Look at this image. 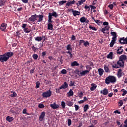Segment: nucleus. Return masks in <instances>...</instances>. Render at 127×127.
<instances>
[{
    "instance_id": "obj_60",
    "label": "nucleus",
    "mask_w": 127,
    "mask_h": 127,
    "mask_svg": "<svg viewBox=\"0 0 127 127\" xmlns=\"http://www.w3.org/2000/svg\"><path fill=\"white\" fill-rule=\"evenodd\" d=\"M103 25L104 26H108L109 25V23L107 21H105L103 22Z\"/></svg>"
},
{
    "instance_id": "obj_47",
    "label": "nucleus",
    "mask_w": 127,
    "mask_h": 127,
    "mask_svg": "<svg viewBox=\"0 0 127 127\" xmlns=\"http://www.w3.org/2000/svg\"><path fill=\"white\" fill-rule=\"evenodd\" d=\"M40 84H41V83H40V81H37V82H36V87L37 88H39L40 86Z\"/></svg>"
},
{
    "instance_id": "obj_33",
    "label": "nucleus",
    "mask_w": 127,
    "mask_h": 127,
    "mask_svg": "<svg viewBox=\"0 0 127 127\" xmlns=\"http://www.w3.org/2000/svg\"><path fill=\"white\" fill-rule=\"evenodd\" d=\"M32 57L34 60H37L39 58V56L38 55H37V54H34L32 56Z\"/></svg>"
},
{
    "instance_id": "obj_28",
    "label": "nucleus",
    "mask_w": 127,
    "mask_h": 127,
    "mask_svg": "<svg viewBox=\"0 0 127 127\" xmlns=\"http://www.w3.org/2000/svg\"><path fill=\"white\" fill-rule=\"evenodd\" d=\"M113 54L112 52H111V53H110L109 54V55H107V59H113Z\"/></svg>"
},
{
    "instance_id": "obj_6",
    "label": "nucleus",
    "mask_w": 127,
    "mask_h": 127,
    "mask_svg": "<svg viewBox=\"0 0 127 127\" xmlns=\"http://www.w3.org/2000/svg\"><path fill=\"white\" fill-rule=\"evenodd\" d=\"M52 95V92H51V91L48 90L46 92H44L42 94V96L44 98H48L51 96Z\"/></svg>"
},
{
    "instance_id": "obj_26",
    "label": "nucleus",
    "mask_w": 127,
    "mask_h": 127,
    "mask_svg": "<svg viewBox=\"0 0 127 127\" xmlns=\"http://www.w3.org/2000/svg\"><path fill=\"white\" fill-rule=\"evenodd\" d=\"M79 64H78V63H77V62L74 61L72 63H71V66L72 67L75 66H78Z\"/></svg>"
},
{
    "instance_id": "obj_52",
    "label": "nucleus",
    "mask_w": 127,
    "mask_h": 127,
    "mask_svg": "<svg viewBox=\"0 0 127 127\" xmlns=\"http://www.w3.org/2000/svg\"><path fill=\"white\" fill-rule=\"evenodd\" d=\"M38 107L40 109L44 108L45 106L43 104H40L38 105Z\"/></svg>"
},
{
    "instance_id": "obj_14",
    "label": "nucleus",
    "mask_w": 127,
    "mask_h": 127,
    "mask_svg": "<svg viewBox=\"0 0 127 127\" xmlns=\"http://www.w3.org/2000/svg\"><path fill=\"white\" fill-rule=\"evenodd\" d=\"M122 48H123V46H121L119 48L118 47V49L117 51V54L119 55H121L122 54L123 52V49Z\"/></svg>"
},
{
    "instance_id": "obj_61",
    "label": "nucleus",
    "mask_w": 127,
    "mask_h": 127,
    "mask_svg": "<svg viewBox=\"0 0 127 127\" xmlns=\"http://www.w3.org/2000/svg\"><path fill=\"white\" fill-rule=\"evenodd\" d=\"M21 1L24 3H27L29 2V0H21Z\"/></svg>"
},
{
    "instance_id": "obj_58",
    "label": "nucleus",
    "mask_w": 127,
    "mask_h": 127,
    "mask_svg": "<svg viewBox=\"0 0 127 127\" xmlns=\"http://www.w3.org/2000/svg\"><path fill=\"white\" fill-rule=\"evenodd\" d=\"M83 96V93L82 92H81L79 94V95H78V96H79V98L82 97Z\"/></svg>"
},
{
    "instance_id": "obj_3",
    "label": "nucleus",
    "mask_w": 127,
    "mask_h": 127,
    "mask_svg": "<svg viewBox=\"0 0 127 127\" xmlns=\"http://www.w3.org/2000/svg\"><path fill=\"white\" fill-rule=\"evenodd\" d=\"M53 16L55 18H57L58 16V14H57V13H56V11H54V10H53V12L52 13H49L48 20V22L49 23H52L53 22V21L52 20V19H53Z\"/></svg>"
},
{
    "instance_id": "obj_21",
    "label": "nucleus",
    "mask_w": 127,
    "mask_h": 127,
    "mask_svg": "<svg viewBox=\"0 0 127 127\" xmlns=\"http://www.w3.org/2000/svg\"><path fill=\"white\" fill-rule=\"evenodd\" d=\"M122 70L121 69V68H119V69H118V71L117 72V75L119 78H121L122 76Z\"/></svg>"
},
{
    "instance_id": "obj_45",
    "label": "nucleus",
    "mask_w": 127,
    "mask_h": 127,
    "mask_svg": "<svg viewBox=\"0 0 127 127\" xmlns=\"http://www.w3.org/2000/svg\"><path fill=\"white\" fill-rule=\"evenodd\" d=\"M83 45L85 47H87V46H89L90 44L87 41H84Z\"/></svg>"
},
{
    "instance_id": "obj_2",
    "label": "nucleus",
    "mask_w": 127,
    "mask_h": 127,
    "mask_svg": "<svg viewBox=\"0 0 127 127\" xmlns=\"http://www.w3.org/2000/svg\"><path fill=\"white\" fill-rule=\"evenodd\" d=\"M117 81V79L115 76L113 75H109L106 78H105V83L107 85H109L110 83H115Z\"/></svg>"
},
{
    "instance_id": "obj_18",
    "label": "nucleus",
    "mask_w": 127,
    "mask_h": 127,
    "mask_svg": "<svg viewBox=\"0 0 127 127\" xmlns=\"http://www.w3.org/2000/svg\"><path fill=\"white\" fill-rule=\"evenodd\" d=\"M91 86H92L90 88V90L91 91H94L97 88V85L95 84V83H91Z\"/></svg>"
},
{
    "instance_id": "obj_62",
    "label": "nucleus",
    "mask_w": 127,
    "mask_h": 127,
    "mask_svg": "<svg viewBox=\"0 0 127 127\" xmlns=\"http://www.w3.org/2000/svg\"><path fill=\"white\" fill-rule=\"evenodd\" d=\"M60 89H60V88H59V89H56V93H60Z\"/></svg>"
},
{
    "instance_id": "obj_50",
    "label": "nucleus",
    "mask_w": 127,
    "mask_h": 127,
    "mask_svg": "<svg viewBox=\"0 0 127 127\" xmlns=\"http://www.w3.org/2000/svg\"><path fill=\"white\" fill-rule=\"evenodd\" d=\"M74 84H75V81H71V80H70L69 86L70 87L74 86Z\"/></svg>"
},
{
    "instance_id": "obj_24",
    "label": "nucleus",
    "mask_w": 127,
    "mask_h": 127,
    "mask_svg": "<svg viewBox=\"0 0 127 127\" xmlns=\"http://www.w3.org/2000/svg\"><path fill=\"white\" fill-rule=\"evenodd\" d=\"M66 50L72 51L73 50V48H72V46L71 44H68L66 46Z\"/></svg>"
},
{
    "instance_id": "obj_15",
    "label": "nucleus",
    "mask_w": 127,
    "mask_h": 127,
    "mask_svg": "<svg viewBox=\"0 0 127 127\" xmlns=\"http://www.w3.org/2000/svg\"><path fill=\"white\" fill-rule=\"evenodd\" d=\"M90 71V69H86V70H82V71H80V76H84L85 74L89 73Z\"/></svg>"
},
{
    "instance_id": "obj_63",
    "label": "nucleus",
    "mask_w": 127,
    "mask_h": 127,
    "mask_svg": "<svg viewBox=\"0 0 127 127\" xmlns=\"http://www.w3.org/2000/svg\"><path fill=\"white\" fill-rule=\"evenodd\" d=\"M124 123H125V125H124V127H127V120L125 121Z\"/></svg>"
},
{
    "instance_id": "obj_44",
    "label": "nucleus",
    "mask_w": 127,
    "mask_h": 127,
    "mask_svg": "<svg viewBox=\"0 0 127 127\" xmlns=\"http://www.w3.org/2000/svg\"><path fill=\"white\" fill-rule=\"evenodd\" d=\"M89 28L93 31H96L97 29L94 26H92L91 25H89Z\"/></svg>"
},
{
    "instance_id": "obj_5",
    "label": "nucleus",
    "mask_w": 127,
    "mask_h": 127,
    "mask_svg": "<svg viewBox=\"0 0 127 127\" xmlns=\"http://www.w3.org/2000/svg\"><path fill=\"white\" fill-rule=\"evenodd\" d=\"M37 14H35L34 15H32L30 17H29L28 19V22H35L36 21H37Z\"/></svg>"
},
{
    "instance_id": "obj_59",
    "label": "nucleus",
    "mask_w": 127,
    "mask_h": 127,
    "mask_svg": "<svg viewBox=\"0 0 127 127\" xmlns=\"http://www.w3.org/2000/svg\"><path fill=\"white\" fill-rule=\"evenodd\" d=\"M74 107L76 111H77L79 109V106L77 105H75Z\"/></svg>"
},
{
    "instance_id": "obj_31",
    "label": "nucleus",
    "mask_w": 127,
    "mask_h": 127,
    "mask_svg": "<svg viewBox=\"0 0 127 127\" xmlns=\"http://www.w3.org/2000/svg\"><path fill=\"white\" fill-rule=\"evenodd\" d=\"M21 33L20 31H18L16 32V36L18 38H21Z\"/></svg>"
},
{
    "instance_id": "obj_25",
    "label": "nucleus",
    "mask_w": 127,
    "mask_h": 127,
    "mask_svg": "<svg viewBox=\"0 0 127 127\" xmlns=\"http://www.w3.org/2000/svg\"><path fill=\"white\" fill-rule=\"evenodd\" d=\"M6 120L9 123H11L13 120V118L9 116H7L6 118Z\"/></svg>"
},
{
    "instance_id": "obj_32",
    "label": "nucleus",
    "mask_w": 127,
    "mask_h": 127,
    "mask_svg": "<svg viewBox=\"0 0 127 127\" xmlns=\"http://www.w3.org/2000/svg\"><path fill=\"white\" fill-rule=\"evenodd\" d=\"M66 2H67V1L66 0H61V1H60L59 2V6H62L63 5V4H65Z\"/></svg>"
},
{
    "instance_id": "obj_17",
    "label": "nucleus",
    "mask_w": 127,
    "mask_h": 127,
    "mask_svg": "<svg viewBox=\"0 0 127 127\" xmlns=\"http://www.w3.org/2000/svg\"><path fill=\"white\" fill-rule=\"evenodd\" d=\"M127 56H125V55H122L119 58V60L122 62H124L127 60Z\"/></svg>"
},
{
    "instance_id": "obj_64",
    "label": "nucleus",
    "mask_w": 127,
    "mask_h": 127,
    "mask_svg": "<svg viewBox=\"0 0 127 127\" xmlns=\"http://www.w3.org/2000/svg\"><path fill=\"white\" fill-rule=\"evenodd\" d=\"M119 104H120V106H122L123 105V102L122 100H120L119 102Z\"/></svg>"
},
{
    "instance_id": "obj_11",
    "label": "nucleus",
    "mask_w": 127,
    "mask_h": 127,
    "mask_svg": "<svg viewBox=\"0 0 127 127\" xmlns=\"http://www.w3.org/2000/svg\"><path fill=\"white\" fill-rule=\"evenodd\" d=\"M7 26V24L5 23H2L0 25V29L2 31H4L6 29V27Z\"/></svg>"
},
{
    "instance_id": "obj_22",
    "label": "nucleus",
    "mask_w": 127,
    "mask_h": 127,
    "mask_svg": "<svg viewBox=\"0 0 127 127\" xmlns=\"http://www.w3.org/2000/svg\"><path fill=\"white\" fill-rule=\"evenodd\" d=\"M68 97H70L71 96H73L74 95V93L73 92V90L70 89L69 91L67 93Z\"/></svg>"
},
{
    "instance_id": "obj_37",
    "label": "nucleus",
    "mask_w": 127,
    "mask_h": 127,
    "mask_svg": "<svg viewBox=\"0 0 127 127\" xmlns=\"http://www.w3.org/2000/svg\"><path fill=\"white\" fill-rule=\"evenodd\" d=\"M104 70L106 72L108 73V72H110V69H109V67H108V66H107V65H104Z\"/></svg>"
},
{
    "instance_id": "obj_23",
    "label": "nucleus",
    "mask_w": 127,
    "mask_h": 127,
    "mask_svg": "<svg viewBox=\"0 0 127 127\" xmlns=\"http://www.w3.org/2000/svg\"><path fill=\"white\" fill-rule=\"evenodd\" d=\"M53 29V24L52 23H48V30H52Z\"/></svg>"
},
{
    "instance_id": "obj_55",
    "label": "nucleus",
    "mask_w": 127,
    "mask_h": 127,
    "mask_svg": "<svg viewBox=\"0 0 127 127\" xmlns=\"http://www.w3.org/2000/svg\"><path fill=\"white\" fill-rule=\"evenodd\" d=\"M114 44H115V42L111 41V42L110 44V47L111 48H112Z\"/></svg>"
},
{
    "instance_id": "obj_57",
    "label": "nucleus",
    "mask_w": 127,
    "mask_h": 127,
    "mask_svg": "<svg viewBox=\"0 0 127 127\" xmlns=\"http://www.w3.org/2000/svg\"><path fill=\"white\" fill-rule=\"evenodd\" d=\"M94 21L96 23H97L98 25H99V24L100 23V20H98V19H94Z\"/></svg>"
},
{
    "instance_id": "obj_34",
    "label": "nucleus",
    "mask_w": 127,
    "mask_h": 127,
    "mask_svg": "<svg viewBox=\"0 0 127 127\" xmlns=\"http://www.w3.org/2000/svg\"><path fill=\"white\" fill-rule=\"evenodd\" d=\"M17 96V94L16 92L13 91H11V97H16Z\"/></svg>"
},
{
    "instance_id": "obj_39",
    "label": "nucleus",
    "mask_w": 127,
    "mask_h": 127,
    "mask_svg": "<svg viewBox=\"0 0 127 127\" xmlns=\"http://www.w3.org/2000/svg\"><path fill=\"white\" fill-rule=\"evenodd\" d=\"M86 20V18L85 17H82L80 18L79 21L81 23H84Z\"/></svg>"
},
{
    "instance_id": "obj_40",
    "label": "nucleus",
    "mask_w": 127,
    "mask_h": 127,
    "mask_svg": "<svg viewBox=\"0 0 127 127\" xmlns=\"http://www.w3.org/2000/svg\"><path fill=\"white\" fill-rule=\"evenodd\" d=\"M23 31L24 32L27 33H30V32H31L30 29L29 28H27L24 29Z\"/></svg>"
},
{
    "instance_id": "obj_48",
    "label": "nucleus",
    "mask_w": 127,
    "mask_h": 127,
    "mask_svg": "<svg viewBox=\"0 0 127 127\" xmlns=\"http://www.w3.org/2000/svg\"><path fill=\"white\" fill-rule=\"evenodd\" d=\"M22 113L24 114H26L27 115H30V114L27 113V109H24L23 111H22Z\"/></svg>"
},
{
    "instance_id": "obj_10",
    "label": "nucleus",
    "mask_w": 127,
    "mask_h": 127,
    "mask_svg": "<svg viewBox=\"0 0 127 127\" xmlns=\"http://www.w3.org/2000/svg\"><path fill=\"white\" fill-rule=\"evenodd\" d=\"M46 114V112H43L41 113L40 116L39 118V120L40 122H42L44 120V117H45V115Z\"/></svg>"
},
{
    "instance_id": "obj_56",
    "label": "nucleus",
    "mask_w": 127,
    "mask_h": 127,
    "mask_svg": "<svg viewBox=\"0 0 127 127\" xmlns=\"http://www.w3.org/2000/svg\"><path fill=\"white\" fill-rule=\"evenodd\" d=\"M90 7H91V10H94L96 9V6L92 5H90Z\"/></svg>"
},
{
    "instance_id": "obj_38",
    "label": "nucleus",
    "mask_w": 127,
    "mask_h": 127,
    "mask_svg": "<svg viewBox=\"0 0 127 127\" xmlns=\"http://www.w3.org/2000/svg\"><path fill=\"white\" fill-rule=\"evenodd\" d=\"M66 104L67 106H69V107H72V106H73V105L74 104V103L71 101H67L66 102Z\"/></svg>"
},
{
    "instance_id": "obj_1",
    "label": "nucleus",
    "mask_w": 127,
    "mask_h": 127,
    "mask_svg": "<svg viewBox=\"0 0 127 127\" xmlns=\"http://www.w3.org/2000/svg\"><path fill=\"white\" fill-rule=\"evenodd\" d=\"M13 56V53L11 52H8L7 53H5L3 55H0V62L3 63L4 62H6L10 58Z\"/></svg>"
},
{
    "instance_id": "obj_8",
    "label": "nucleus",
    "mask_w": 127,
    "mask_h": 127,
    "mask_svg": "<svg viewBox=\"0 0 127 127\" xmlns=\"http://www.w3.org/2000/svg\"><path fill=\"white\" fill-rule=\"evenodd\" d=\"M44 16L42 14L37 15V22H41L43 21Z\"/></svg>"
},
{
    "instance_id": "obj_20",
    "label": "nucleus",
    "mask_w": 127,
    "mask_h": 127,
    "mask_svg": "<svg viewBox=\"0 0 127 127\" xmlns=\"http://www.w3.org/2000/svg\"><path fill=\"white\" fill-rule=\"evenodd\" d=\"M68 87V83L64 82V84L60 87V89H66Z\"/></svg>"
},
{
    "instance_id": "obj_4",
    "label": "nucleus",
    "mask_w": 127,
    "mask_h": 127,
    "mask_svg": "<svg viewBox=\"0 0 127 127\" xmlns=\"http://www.w3.org/2000/svg\"><path fill=\"white\" fill-rule=\"evenodd\" d=\"M124 62H123L122 61H120V60H119V61L117 62V64H113L112 67L116 69H118L120 67H124Z\"/></svg>"
},
{
    "instance_id": "obj_30",
    "label": "nucleus",
    "mask_w": 127,
    "mask_h": 127,
    "mask_svg": "<svg viewBox=\"0 0 127 127\" xmlns=\"http://www.w3.org/2000/svg\"><path fill=\"white\" fill-rule=\"evenodd\" d=\"M98 73L100 76H102L104 73V70L102 68H98Z\"/></svg>"
},
{
    "instance_id": "obj_36",
    "label": "nucleus",
    "mask_w": 127,
    "mask_h": 127,
    "mask_svg": "<svg viewBox=\"0 0 127 127\" xmlns=\"http://www.w3.org/2000/svg\"><path fill=\"white\" fill-rule=\"evenodd\" d=\"M5 3V0H0V7L4 5Z\"/></svg>"
},
{
    "instance_id": "obj_54",
    "label": "nucleus",
    "mask_w": 127,
    "mask_h": 127,
    "mask_svg": "<svg viewBox=\"0 0 127 127\" xmlns=\"http://www.w3.org/2000/svg\"><path fill=\"white\" fill-rule=\"evenodd\" d=\"M108 7L111 9L112 10L113 7H114V5L113 4H110L108 5Z\"/></svg>"
},
{
    "instance_id": "obj_16",
    "label": "nucleus",
    "mask_w": 127,
    "mask_h": 127,
    "mask_svg": "<svg viewBox=\"0 0 127 127\" xmlns=\"http://www.w3.org/2000/svg\"><path fill=\"white\" fill-rule=\"evenodd\" d=\"M50 107L53 109H57L59 108V105L56 104V103H54L50 105Z\"/></svg>"
},
{
    "instance_id": "obj_29",
    "label": "nucleus",
    "mask_w": 127,
    "mask_h": 127,
    "mask_svg": "<svg viewBox=\"0 0 127 127\" xmlns=\"http://www.w3.org/2000/svg\"><path fill=\"white\" fill-rule=\"evenodd\" d=\"M35 40L38 42H40L42 40V36H37L35 37Z\"/></svg>"
},
{
    "instance_id": "obj_51",
    "label": "nucleus",
    "mask_w": 127,
    "mask_h": 127,
    "mask_svg": "<svg viewBox=\"0 0 127 127\" xmlns=\"http://www.w3.org/2000/svg\"><path fill=\"white\" fill-rule=\"evenodd\" d=\"M61 106L63 109L65 108V102L64 101L61 102Z\"/></svg>"
},
{
    "instance_id": "obj_7",
    "label": "nucleus",
    "mask_w": 127,
    "mask_h": 127,
    "mask_svg": "<svg viewBox=\"0 0 127 127\" xmlns=\"http://www.w3.org/2000/svg\"><path fill=\"white\" fill-rule=\"evenodd\" d=\"M119 42L121 44H127V37L125 38V37L122 38H120L119 40Z\"/></svg>"
},
{
    "instance_id": "obj_46",
    "label": "nucleus",
    "mask_w": 127,
    "mask_h": 127,
    "mask_svg": "<svg viewBox=\"0 0 127 127\" xmlns=\"http://www.w3.org/2000/svg\"><path fill=\"white\" fill-rule=\"evenodd\" d=\"M72 124V121L70 119H67V124L68 126L70 127L71 126V124Z\"/></svg>"
},
{
    "instance_id": "obj_12",
    "label": "nucleus",
    "mask_w": 127,
    "mask_h": 127,
    "mask_svg": "<svg viewBox=\"0 0 127 127\" xmlns=\"http://www.w3.org/2000/svg\"><path fill=\"white\" fill-rule=\"evenodd\" d=\"M111 34L112 36H113L112 41L115 43V42L117 40V33H116V32L113 31L111 32Z\"/></svg>"
},
{
    "instance_id": "obj_19",
    "label": "nucleus",
    "mask_w": 127,
    "mask_h": 127,
    "mask_svg": "<svg viewBox=\"0 0 127 127\" xmlns=\"http://www.w3.org/2000/svg\"><path fill=\"white\" fill-rule=\"evenodd\" d=\"M100 93L103 95H107L108 94V91L107 89L105 88L103 90L101 91Z\"/></svg>"
},
{
    "instance_id": "obj_35",
    "label": "nucleus",
    "mask_w": 127,
    "mask_h": 127,
    "mask_svg": "<svg viewBox=\"0 0 127 127\" xmlns=\"http://www.w3.org/2000/svg\"><path fill=\"white\" fill-rule=\"evenodd\" d=\"M89 109V106L88 105H85L83 107L84 112H86Z\"/></svg>"
},
{
    "instance_id": "obj_42",
    "label": "nucleus",
    "mask_w": 127,
    "mask_h": 127,
    "mask_svg": "<svg viewBox=\"0 0 127 127\" xmlns=\"http://www.w3.org/2000/svg\"><path fill=\"white\" fill-rule=\"evenodd\" d=\"M121 92H123V94H122V96H125V95L127 94V91L125 90L124 89H123L121 90Z\"/></svg>"
},
{
    "instance_id": "obj_43",
    "label": "nucleus",
    "mask_w": 127,
    "mask_h": 127,
    "mask_svg": "<svg viewBox=\"0 0 127 127\" xmlns=\"http://www.w3.org/2000/svg\"><path fill=\"white\" fill-rule=\"evenodd\" d=\"M86 0H78V2L79 3V5H82L84 2H85Z\"/></svg>"
},
{
    "instance_id": "obj_53",
    "label": "nucleus",
    "mask_w": 127,
    "mask_h": 127,
    "mask_svg": "<svg viewBox=\"0 0 127 127\" xmlns=\"http://www.w3.org/2000/svg\"><path fill=\"white\" fill-rule=\"evenodd\" d=\"M27 26V24H26V23H23V24H22V29H26Z\"/></svg>"
},
{
    "instance_id": "obj_13",
    "label": "nucleus",
    "mask_w": 127,
    "mask_h": 127,
    "mask_svg": "<svg viewBox=\"0 0 127 127\" xmlns=\"http://www.w3.org/2000/svg\"><path fill=\"white\" fill-rule=\"evenodd\" d=\"M75 3V0H68V2L66 3L65 6H70L71 5H73Z\"/></svg>"
},
{
    "instance_id": "obj_41",
    "label": "nucleus",
    "mask_w": 127,
    "mask_h": 127,
    "mask_svg": "<svg viewBox=\"0 0 127 127\" xmlns=\"http://www.w3.org/2000/svg\"><path fill=\"white\" fill-rule=\"evenodd\" d=\"M74 73L78 75L79 76H81L80 71L78 70V69L74 70Z\"/></svg>"
},
{
    "instance_id": "obj_9",
    "label": "nucleus",
    "mask_w": 127,
    "mask_h": 127,
    "mask_svg": "<svg viewBox=\"0 0 127 127\" xmlns=\"http://www.w3.org/2000/svg\"><path fill=\"white\" fill-rule=\"evenodd\" d=\"M71 10L72 11V14L74 17L80 15V12L78 10H74L73 8H72Z\"/></svg>"
},
{
    "instance_id": "obj_27",
    "label": "nucleus",
    "mask_w": 127,
    "mask_h": 127,
    "mask_svg": "<svg viewBox=\"0 0 127 127\" xmlns=\"http://www.w3.org/2000/svg\"><path fill=\"white\" fill-rule=\"evenodd\" d=\"M31 48L32 49V50L34 52H37V50H39L40 47H39V48H37V47H36L34 45H33L31 47Z\"/></svg>"
},
{
    "instance_id": "obj_49",
    "label": "nucleus",
    "mask_w": 127,
    "mask_h": 127,
    "mask_svg": "<svg viewBox=\"0 0 127 127\" xmlns=\"http://www.w3.org/2000/svg\"><path fill=\"white\" fill-rule=\"evenodd\" d=\"M61 73L62 74H65L67 73V70H66V69H62V70L61 71Z\"/></svg>"
}]
</instances>
